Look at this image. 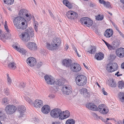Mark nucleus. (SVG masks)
Listing matches in <instances>:
<instances>
[{
    "label": "nucleus",
    "mask_w": 124,
    "mask_h": 124,
    "mask_svg": "<svg viewBox=\"0 0 124 124\" xmlns=\"http://www.w3.org/2000/svg\"><path fill=\"white\" fill-rule=\"evenodd\" d=\"M13 23L14 26L18 29L24 30L27 27V22L24 18L18 16L14 19Z\"/></svg>",
    "instance_id": "f257e3e1"
},
{
    "label": "nucleus",
    "mask_w": 124,
    "mask_h": 124,
    "mask_svg": "<svg viewBox=\"0 0 124 124\" xmlns=\"http://www.w3.org/2000/svg\"><path fill=\"white\" fill-rule=\"evenodd\" d=\"M34 32L33 29L32 28L29 27L23 32L19 35V37L22 40L27 42L29 40L30 36L31 37H34Z\"/></svg>",
    "instance_id": "f03ea898"
},
{
    "label": "nucleus",
    "mask_w": 124,
    "mask_h": 124,
    "mask_svg": "<svg viewBox=\"0 0 124 124\" xmlns=\"http://www.w3.org/2000/svg\"><path fill=\"white\" fill-rule=\"evenodd\" d=\"M61 41L60 39L58 37L54 38L52 40L51 45L48 43L46 44V47L47 48L51 50H56L60 46Z\"/></svg>",
    "instance_id": "7ed1b4c3"
},
{
    "label": "nucleus",
    "mask_w": 124,
    "mask_h": 124,
    "mask_svg": "<svg viewBox=\"0 0 124 124\" xmlns=\"http://www.w3.org/2000/svg\"><path fill=\"white\" fill-rule=\"evenodd\" d=\"M87 80L85 76L82 75H78L76 79V84L79 86H82L85 85L87 82Z\"/></svg>",
    "instance_id": "20e7f679"
},
{
    "label": "nucleus",
    "mask_w": 124,
    "mask_h": 124,
    "mask_svg": "<svg viewBox=\"0 0 124 124\" xmlns=\"http://www.w3.org/2000/svg\"><path fill=\"white\" fill-rule=\"evenodd\" d=\"M106 70L108 72H112L117 70L118 66L116 63L113 62L109 63L107 64L106 67Z\"/></svg>",
    "instance_id": "39448f33"
},
{
    "label": "nucleus",
    "mask_w": 124,
    "mask_h": 124,
    "mask_svg": "<svg viewBox=\"0 0 124 124\" xmlns=\"http://www.w3.org/2000/svg\"><path fill=\"white\" fill-rule=\"evenodd\" d=\"M80 23L83 25H85L87 27H89L92 25L93 21L88 17H85L82 18L80 20Z\"/></svg>",
    "instance_id": "423d86ee"
},
{
    "label": "nucleus",
    "mask_w": 124,
    "mask_h": 124,
    "mask_svg": "<svg viewBox=\"0 0 124 124\" xmlns=\"http://www.w3.org/2000/svg\"><path fill=\"white\" fill-rule=\"evenodd\" d=\"M66 16L67 18L72 20L76 19L78 16V15L76 12L70 10L66 12Z\"/></svg>",
    "instance_id": "0eeeda50"
},
{
    "label": "nucleus",
    "mask_w": 124,
    "mask_h": 124,
    "mask_svg": "<svg viewBox=\"0 0 124 124\" xmlns=\"http://www.w3.org/2000/svg\"><path fill=\"white\" fill-rule=\"evenodd\" d=\"M62 90L63 93L66 95H69L72 93V89L71 85H67L62 86Z\"/></svg>",
    "instance_id": "6e6552de"
},
{
    "label": "nucleus",
    "mask_w": 124,
    "mask_h": 124,
    "mask_svg": "<svg viewBox=\"0 0 124 124\" xmlns=\"http://www.w3.org/2000/svg\"><path fill=\"white\" fill-rule=\"evenodd\" d=\"M16 109V107L13 105H8L5 108V111L7 113L12 114L15 112Z\"/></svg>",
    "instance_id": "1a4fd4ad"
},
{
    "label": "nucleus",
    "mask_w": 124,
    "mask_h": 124,
    "mask_svg": "<svg viewBox=\"0 0 124 124\" xmlns=\"http://www.w3.org/2000/svg\"><path fill=\"white\" fill-rule=\"evenodd\" d=\"M70 69L72 72H77L81 70V68L79 64L75 63H72L70 65Z\"/></svg>",
    "instance_id": "9d476101"
},
{
    "label": "nucleus",
    "mask_w": 124,
    "mask_h": 124,
    "mask_svg": "<svg viewBox=\"0 0 124 124\" xmlns=\"http://www.w3.org/2000/svg\"><path fill=\"white\" fill-rule=\"evenodd\" d=\"M44 78L46 83L50 85L54 84L55 81L53 77L48 75H46L44 77Z\"/></svg>",
    "instance_id": "9b49d317"
},
{
    "label": "nucleus",
    "mask_w": 124,
    "mask_h": 124,
    "mask_svg": "<svg viewBox=\"0 0 124 124\" xmlns=\"http://www.w3.org/2000/svg\"><path fill=\"white\" fill-rule=\"evenodd\" d=\"M27 62L29 66L33 67L36 65L37 61L36 59L34 57H30L27 59Z\"/></svg>",
    "instance_id": "f8f14e48"
},
{
    "label": "nucleus",
    "mask_w": 124,
    "mask_h": 124,
    "mask_svg": "<svg viewBox=\"0 0 124 124\" xmlns=\"http://www.w3.org/2000/svg\"><path fill=\"white\" fill-rule=\"evenodd\" d=\"M2 31L0 30V39L3 42H5L6 39H9L11 37V35L9 33H5L1 35Z\"/></svg>",
    "instance_id": "ddd939ff"
},
{
    "label": "nucleus",
    "mask_w": 124,
    "mask_h": 124,
    "mask_svg": "<svg viewBox=\"0 0 124 124\" xmlns=\"http://www.w3.org/2000/svg\"><path fill=\"white\" fill-rule=\"evenodd\" d=\"M60 109H59L55 108L52 110L50 113V115L52 117L54 118H58Z\"/></svg>",
    "instance_id": "4468645a"
},
{
    "label": "nucleus",
    "mask_w": 124,
    "mask_h": 124,
    "mask_svg": "<svg viewBox=\"0 0 124 124\" xmlns=\"http://www.w3.org/2000/svg\"><path fill=\"white\" fill-rule=\"evenodd\" d=\"M27 46L28 48L31 50L35 51L36 50L37 48L36 44L33 42H28Z\"/></svg>",
    "instance_id": "2eb2a0df"
},
{
    "label": "nucleus",
    "mask_w": 124,
    "mask_h": 124,
    "mask_svg": "<svg viewBox=\"0 0 124 124\" xmlns=\"http://www.w3.org/2000/svg\"><path fill=\"white\" fill-rule=\"evenodd\" d=\"M116 53V55L120 57L124 56V48H120L117 49Z\"/></svg>",
    "instance_id": "dca6fc26"
},
{
    "label": "nucleus",
    "mask_w": 124,
    "mask_h": 124,
    "mask_svg": "<svg viewBox=\"0 0 124 124\" xmlns=\"http://www.w3.org/2000/svg\"><path fill=\"white\" fill-rule=\"evenodd\" d=\"M43 105V102L41 100L37 99L35 101L33 105L36 108H39L42 107Z\"/></svg>",
    "instance_id": "f3484780"
},
{
    "label": "nucleus",
    "mask_w": 124,
    "mask_h": 124,
    "mask_svg": "<svg viewBox=\"0 0 124 124\" xmlns=\"http://www.w3.org/2000/svg\"><path fill=\"white\" fill-rule=\"evenodd\" d=\"M17 110L20 114V117H22L24 115L25 111L26 108L24 106H19L17 108Z\"/></svg>",
    "instance_id": "a211bd4d"
},
{
    "label": "nucleus",
    "mask_w": 124,
    "mask_h": 124,
    "mask_svg": "<svg viewBox=\"0 0 124 124\" xmlns=\"http://www.w3.org/2000/svg\"><path fill=\"white\" fill-rule=\"evenodd\" d=\"M86 107L88 109L93 111H97L98 108L94 104L91 103L87 104L86 105Z\"/></svg>",
    "instance_id": "6ab92c4d"
},
{
    "label": "nucleus",
    "mask_w": 124,
    "mask_h": 124,
    "mask_svg": "<svg viewBox=\"0 0 124 124\" xmlns=\"http://www.w3.org/2000/svg\"><path fill=\"white\" fill-rule=\"evenodd\" d=\"M113 32L112 30L111 29H107L104 33V36L107 38L111 37L113 35Z\"/></svg>",
    "instance_id": "aec40b11"
},
{
    "label": "nucleus",
    "mask_w": 124,
    "mask_h": 124,
    "mask_svg": "<svg viewBox=\"0 0 124 124\" xmlns=\"http://www.w3.org/2000/svg\"><path fill=\"white\" fill-rule=\"evenodd\" d=\"M72 63V61L70 59H65L63 60L62 61V64L66 67L70 66Z\"/></svg>",
    "instance_id": "412c9836"
},
{
    "label": "nucleus",
    "mask_w": 124,
    "mask_h": 124,
    "mask_svg": "<svg viewBox=\"0 0 124 124\" xmlns=\"http://www.w3.org/2000/svg\"><path fill=\"white\" fill-rule=\"evenodd\" d=\"M50 110L49 106L47 105H44L42 108L41 111L43 113L47 114L48 113Z\"/></svg>",
    "instance_id": "4be33fe9"
},
{
    "label": "nucleus",
    "mask_w": 124,
    "mask_h": 124,
    "mask_svg": "<svg viewBox=\"0 0 124 124\" xmlns=\"http://www.w3.org/2000/svg\"><path fill=\"white\" fill-rule=\"evenodd\" d=\"M95 57L97 60H101L104 58V54L101 52L97 53L95 55Z\"/></svg>",
    "instance_id": "5701e85b"
},
{
    "label": "nucleus",
    "mask_w": 124,
    "mask_h": 124,
    "mask_svg": "<svg viewBox=\"0 0 124 124\" xmlns=\"http://www.w3.org/2000/svg\"><path fill=\"white\" fill-rule=\"evenodd\" d=\"M81 93L83 94L85 97H88L90 95V94L87 92V90L85 88H82L80 90Z\"/></svg>",
    "instance_id": "b1692460"
},
{
    "label": "nucleus",
    "mask_w": 124,
    "mask_h": 124,
    "mask_svg": "<svg viewBox=\"0 0 124 124\" xmlns=\"http://www.w3.org/2000/svg\"><path fill=\"white\" fill-rule=\"evenodd\" d=\"M8 66V67L11 69L15 70L16 68V64L13 61L9 62Z\"/></svg>",
    "instance_id": "393cba45"
},
{
    "label": "nucleus",
    "mask_w": 124,
    "mask_h": 124,
    "mask_svg": "<svg viewBox=\"0 0 124 124\" xmlns=\"http://www.w3.org/2000/svg\"><path fill=\"white\" fill-rule=\"evenodd\" d=\"M96 51V48L94 46H90L87 49V51L89 53L93 54Z\"/></svg>",
    "instance_id": "a878e982"
},
{
    "label": "nucleus",
    "mask_w": 124,
    "mask_h": 124,
    "mask_svg": "<svg viewBox=\"0 0 124 124\" xmlns=\"http://www.w3.org/2000/svg\"><path fill=\"white\" fill-rule=\"evenodd\" d=\"M59 113H58V118L59 117L60 119L63 120L65 119L66 116H65L64 115V111L62 112L61 110L60 109Z\"/></svg>",
    "instance_id": "bb28decb"
},
{
    "label": "nucleus",
    "mask_w": 124,
    "mask_h": 124,
    "mask_svg": "<svg viewBox=\"0 0 124 124\" xmlns=\"http://www.w3.org/2000/svg\"><path fill=\"white\" fill-rule=\"evenodd\" d=\"M28 12V11L26 10L22 9L20 11L19 14L21 16L20 17H25L26 14H27Z\"/></svg>",
    "instance_id": "cd10ccee"
},
{
    "label": "nucleus",
    "mask_w": 124,
    "mask_h": 124,
    "mask_svg": "<svg viewBox=\"0 0 124 124\" xmlns=\"http://www.w3.org/2000/svg\"><path fill=\"white\" fill-rule=\"evenodd\" d=\"M63 3L64 5L69 8H71L73 7L72 4L70 3L67 0H63Z\"/></svg>",
    "instance_id": "c85d7f7f"
},
{
    "label": "nucleus",
    "mask_w": 124,
    "mask_h": 124,
    "mask_svg": "<svg viewBox=\"0 0 124 124\" xmlns=\"http://www.w3.org/2000/svg\"><path fill=\"white\" fill-rule=\"evenodd\" d=\"M108 84L109 85L112 87H115L116 86V84L113 79H110L108 81Z\"/></svg>",
    "instance_id": "c756f323"
},
{
    "label": "nucleus",
    "mask_w": 124,
    "mask_h": 124,
    "mask_svg": "<svg viewBox=\"0 0 124 124\" xmlns=\"http://www.w3.org/2000/svg\"><path fill=\"white\" fill-rule=\"evenodd\" d=\"M118 97L120 101L122 102L124 101V93L120 92L118 94Z\"/></svg>",
    "instance_id": "7c9ffc66"
},
{
    "label": "nucleus",
    "mask_w": 124,
    "mask_h": 124,
    "mask_svg": "<svg viewBox=\"0 0 124 124\" xmlns=\"http://www.w3.org/2000/svg\"><path fill=\"white\" fill-rule=\"evenodd\" d=\"M106 107V106L105 104H102L99 106L98 109L99 112L101 113L102 111H103V110H104Z\"/></svg>",
    "instance_id": "2f4dec72"
},
{
    "label": "nucleus",
    "mask_w": 124,
    "mask_h": 124,
    "mask_svg": "<svg viewBox=\"0 0 124 124\" xmlns=\"http://www.w3.org/2000/svg\"><path fill=\"white\" fill-rule=\"evenodd\" d=\"M12 47L17 51H18L21 48L19 44L17 43H14L12 45Z\"/></svg>",
    "instance_id": "473e14b6"
},
{
    "label": "nucleus",
    "mask_w": 124,
    "mask_h": 124,
    "mask_svg": "<svg viewBox=\"0 0 124 124\" xmlns=\"http://www.w3.org/2000/svg\"><path fill=\"white\" fill-rule=\"evenodd\" d=\"M75 121L72 119H70L67 120L65 123V124H75Z\"/></svg>",
    "instance_id": "72a5a7b5"
},
{
    "label": "nucleus",
    "mask_w": 124,
    "mask_h": 124,
    "mask_svg": "<svg viewBox=\"0 0 124 124\" xmlns=\"http://www.w3.org/2000/svg\"><path fill=\"white\" fill-rule=\"evenodd\" d=\"M18 51L24 55H26L27 52V51L25 49L22 48H21Z\"/></svg>",
    "instance_id": "f704fd0d"
},
{
    "label": "nucleus",
    "mask_w": 124,
    "mask_h": 124,
    "mask_svg": "<svg viewBox=\"0 0 124 124\" xmlns=\"http://www.w3.org/2000/svg\"><path fill=\"white\" fill-rule=\"evenodd\" d=\"M4 3L8 5H11L13 4L14 0H3Z\"/></svg>",
    "instance_id": "c9c22d12"
},
{
    "label": "nucleus",
    "mask_w": 124,
    "mask_h": 124,
    "mask_svg": "<svg viewBox=\"0 0 124 124\" xmlns=\"http://www.w3.org/2000/svg\"><path fill=\"white\" fill-rule=\"evenodd\" d=\"M8 102V99L6 98H4L2 100L1 103L3 104H7L9 103Z\"/></svg>",
    "instance_id": "e433bc0d"
},
{
    "label": "nucleus",
    "mask_w": 124,
    "mask_h": 124,
    "mask_svg": "<svg viewBox=\"0 0 124 124\" xmlns=\"http://www.w3.org/2000/svg\"><path fill=\"white\" fill-rule=\"evenodd\" d=\"M24 94L26 96L24 97L25 99L27 101L30 103L31 101V100L29 98L27 97L28 95L29 94V93L25 92Z\"/></svg>",
    "instance_id": "4c0bfd02"
},
{
    "label": "nucleus",
    "mask_w": 124,
    "mask_h": 124,
    "mask_svg": "<svg viewBox=\"0 0 124 124\" xmlns=\"http://www.w3.org/2000/svg\"><path fill=\"white\" fill-rule=\"evenodd\" d=\"M4 27L5 30L7 32V33H9L11 35V34L10 33V31L9 30L7 25V21H5V24L4 25Z\"/></svg>",
    "instance_id": "58836bf2"
},
{
    "label": "nucleus",
    "mask_w": 124,
    "mask_h": 124,
    "mask_svg": "<svg viewBox=\"0 0 124 124\" xmlns=\"http://www.w3.org/2000/svg\"><path fill=\"white\" fill-rule=\"evenodd\" d=\"M4 27L5 30L7 32V33H9L11 35V34L10 33V31L9 30L7 25V21H5V24L4 25Z\"/></svg>",
    "instance_id": "ea45409f"
},
{
    "label": "nucleus",
    "mask_w": 124,
    "mask_h": 124,
    "mask_svg": "<svg viewBox=\"0 0 124 124\" xmlns=\"http://www.w3.org/2000/svg\"><path fill=\"white\" fill-rule=\"evenodd\" d=\"M104 18V16L102 15H98L96 16V19L98 20H102Z\"/></svg>",
    "instance_id": "a19ab883"
},
{
    "label": "nucleus",
    "mask_w": 124,
    "mask_h": 124,
    "mask_svg": "<svg viewBox=\"0 0 124 124\" xmlns=\"http://www.w3.org/2000/svg\"><path fill=\"white\" fill-rule=\"evenodd\" d=\"M107 47L110 50H114L116 47L115 46H112L111 45L109 44L108 43L106 45Z\"/></svg>",
    "instance_id": "79ce46f5"
},
{
    "label": "nucleus",
    "mask_w": 124,
    "mask_h": 124,
    "mask_svg": "<svg viewBox=\"0 0 124 124\" xmlns=\"http://www.w3.org/2000/svg\"><path fill=\"white\" fill-rule=\"evenodd\" d=\"M103 4L105 7H106L107 8H111L110 3L108 1L106 2L105 1Z\"/></svg>",
    "instance_id": "37998d69"
},
{
    "label": "nucleus",
    "mask_w": 124,
    "mask_h": 124,
    "mask_svg": "<svg viewBox=\"0 0 124 124\" xmlns=\"http://www.w3.org/2000/svg\"><path fill=\"white\" fill-rule=\"evenodd\" d=\"M118 87L121 89L123 88L124 87V84L122 81H120L118 82Z\"/></svg>",
    "instance_id": "c03bdc74"
},
{
    "label": "nucleus",
    "mask_w": 124,
    "mask_h": 124,
    "mask_svg": "<svg viewBox=\"0 0 124 124\" xmlns=\"http://www.w3.org/2000/svg\"><path fill=\"white\" fill-rule=\"evenodd\" d=\"M25 16V18L28 21H30L31 18V15L29 13H27Z\"/></svg>",
    "instance_id": "a18cd8bd"
},
{
    "label": "nucleus",
    "mask_w": 124,
    "mask_h": 124,
    "mask_svg": "<svg viewBox=\"0 0 124 124\" xmlns=\"http://www.w3.org/2000/svg\"><path fill=\"white\" fill-rule=\"evenodd\" d=\"M7 83L8 84L10 85L12 83V80L11 78L9 76L8 74H7Z\"/></svg>",
    "instance_id": "49530a36"
},
{
    "label": "nucleus",
    "mask_w": 124,
    "mask_h": 124,
    "mask_svg": "<svg viewBox=\"0 0 124 124\" xmlns=\"http://www.w3.org/2000/svg\"><path fill=\"white\" fill-rule=\"evenodd\" d=\"M64 116H65V118L68 117L70 116V113L67 110H66L64 111Z\"/></svg>",
    "instance_id": "de8ad7c7"
},
{
    "label": "nucleus",
    "mask_w": 124,
    "mask_h": 124,
    "mask_svg": "<svg viewBox=\"0 0 124 124\" xmlns=\"http://www.w3.org/2000/svg\"><path fill=\"white\" fill-rule=\"evenodd\" d=\"M109 111V110L106 107V108L100 113L103 114H107Z\"/></svg>",
    "instance_id": "09e8293b"
},
{
    "label": "nucleus",
    "mask_w": 124,
    "mask_h": 124,
    "mask_svg": "<svg viewBox=\"0 0 124 124\" xmlns=\"http://www.w3.org/2000/svg\"><path fill=\"white\" fill-rule=\"evenodd\" d=\"M3 91L6 95H8L9 94V89L8 88H5L3 90Z\"/></svg>",
    "instance_id": "8fccbe9b"
},
{
    "label": "nucleus",
    "mask_w": 124,
    "mask_h": 124,
    "mask_svg": "<svg viewBox=\"0 0 124 124\" xmlns=\"http://www.w3.org/2000/svg\"><path fill=\"white\" fill-rule=\"evenodd\" d=\"M25 84L21 82L18 85V87L20 88H23L25 86Z\"/></svg>",
    "instance_id": "3c124183"
},
{
    "label": "nucleus",
    "mask_w": 124,
    "mask_h": 124,
    "mask_svg": "<svg viewBox=\"0 0 124 124\" xmlns=\"http://www.w3.org/2000/svg\"><path fill=\"white\" fill-rule=\"evenodd\" d=\"M55 84L59 86H60L62 85V83L61 81L60 80V79H58L56 81H55Z\"/></svg>",
    "instance_id": "603ef678"
},
{
    "label": "nucleus",
    "mask_w": 124,
    "mask_h": 124,
    "mask_svg": "<svg viewBox=\"0 0 124 124\" xmlns=\"http://www.w3.org/2000/svg\"><path fill=\"white\" fill-rule=\"evenodd\" d=\"M7 60L8 61V62H12L13 59L11 56H9L7 58Z\"/></svg>",
    "instance_id": "864d4df0"
},
{
    "label": "nucleus",
    "mask_w": 124,
    "mask_h": 124,
    "mask_svg": "<svg viewBox=\"0 0 124 124\" xmlns=\"http://www.w3.org/2000/svg\"><path fill=\"white\" fill-rule=\"evenodd\" d=\"M33 121L36 123L39 122V120L37 118L34 117L33 119Z\"/></svg>",
    "instance_id": "5fc2aeb1"
},
{
    "label": "nucleus",
    "mask_w": 124,
    "mask_h": 124,
    "mask_svg": "<svg viewBox=\"0 0 124 124\" xmlns=\"http://www.w3.org/2000/svg\"><path fill=\"white\" fill-rule=\"evenodd\" d=\"M102 93L104 95H106L108 94L107 92L104 90V88H103L102 90Z\"/></svg>",
    "instance_id": "6e6d98bb"
},
{
    "label": "nucleus",
    "mask_w": 124,
    "mask_h": 124,
    "mask_svg": "<svg viewBox=\"0 0 124 124\" xmlns=\"http://www.w3.org/2000/svg\"><path fill=\"white\" fill-rule=\"evenodd\" d=\"M34 26H38L39 25V23L36 21H34Z\"/></svg>",
    "instance_id": "4d7b16f0"
},
{
    "label": "nucleus",
    "mask_w": 124,
    "mask_h": 124,
    "mask_svg": "<svg viewBox=\"0 0 124 124\" xmlns=\"http://www.w3.org/2000/svg\"><path fill=\"white\" fill-rule=\"evenodd\" d=\"M55 96V95L53 94H50L48 96L51 99L53 98Z\"/></svg>",
    "instance_id": "13d9d810"
},
{
    "label": "nucleus",
    "mask_w": 124,
    "mask_h": 124,
    "mask_svg": "<svg viewBox=\"0 0 124 124\" xmlns=\"http://www.w3.org/2000/svg\"><path fill=\"white\" fill-rule=\"evenodd\" d=\"M92 115L93 116L96 118H97L98 117V115L95 113H93L92 114Z\"/></svg>",
    "instance_id": "bf43d9fd"
},
{
    "label": "nucleus",
    "mask_w": 124,
    "mask_h": 124,
    "mask_svg": "<svg viewBox=\"0 0 124 124\" xmlns=\"http://www.w3.org/2000/svg\"><path fill=\"white\" fill-rule=\"evenodd\" d=\"M98 1L100 4H103L105 1L103 0H98Z\"/></svg>",
    "instance_id": "052dcab7"
},
{
    "label": "nucleus",
    "mask_w": 124,
    "mask_h": 124,
    "mask_svg": "<svg viewBox=\"0 0 124 124\" xmlns=\"http://www.w3.org/2000/svg\"><path fill=\"white\" fill-rule=\"evenodd\" d=\"M119 73V72L118 71L115 74V75H116L117 77H119L120 76H121L122 75V74H118Z\"/></svg>",
    "instance_id": "680f3d73"
},
{
    "label": "nucleus",
    "mask_w": 124,
    "mask_h": 124,
    "mask_svg": "<svg viewBox=\"0 0 124 124\" xmlns=\"http://www.w3.org/2000/svg\"><path fill=\"white\" fill-rule=\"evenodd\" d=\"M60 123L59 121H56L53 122L52 124H60Z\"/></svg>",
    "instance_id": "e2e57ef3"
},
{
    "label": "nucleus",
    "mask_w": 124,
    "mask_h": 124,
    "mask_svg": "<svg viewBox=\"0 0 124 124\" xmlns=\"http://www.w3.org/2000/svg\"><path fill=\"white\" fill-rule=\"evenodd\" d=\"M72 46L73 48L74 49V50L75 52L76 51H77L76 48L75 47V46L74 45H72Z\"/></svg>",
    "instance_id": "0e129e2a"
},
{
    "label": "nucleus",
    "mask_w": 124,
    "mask_h": 124,
    "mask_svg": "<svg viewBox=\"0 0 124 124\" xmlns=\"http://www.w3.org/2000/svg\"><path fill=\"white\" fill-rule=\"evenodd\" d=\"M66 46L65 47V49L66 50H67L69 48V46L67 44L65 45Z\"/></svg>",
    "instance_id": "69168bd1"
},
{
    "label": "nucleus",
    "mask_w": 124,
    "mask_h": 124,
    "mask_svg": "<svg viewBox=\"0 0 124 124\" xmlns=\"http://www.w3.org/2000/svg\"><path fill=\"white\" fill-rule=\"evenodd\" d=\"M38 26H34L35 30L36 32H37L38 31Z\"/></svg>",
    "instance_id": "338daca9"
},
{
    "label": "nucleus",
    "mask_w": 124,
    "mask_h": 124,
    "mask_svg": "<svg viewBox=\"0 0 124 124\" xmlns=\"http://www.w3.org/2000/svg\"><path fill=\"white\" fill-rule=\"evenodd\" d=\"M121 67L122 69H124V62L121 64Z\"/></svg>",
    "instance_id": "774afa93"
}]
</instances>
